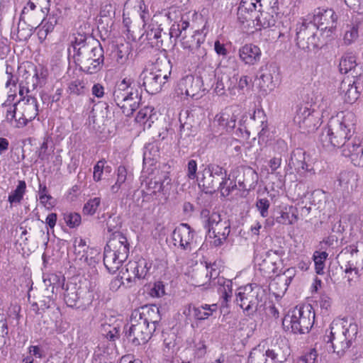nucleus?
<instances>
[{
    "mask_svg": "<svg viewBox=\"0 0 363 363\" xmlns=\"http://www.w3.org/2000/svg\"><path fill=\"white\" fill-rule=\"evenodd\" d=\"M352 118V113L342 119L332 118L328 123L329 131L333 137V147H340L342 155L349 157L354 165L363 167V145L359 138H352L355 131Z\"/></svg>",
    "mask_w": 363,
    "mask_h": 363,
    "instance_id": "f257e3e1",
    "label": "nucleus"
},
{
    "mask_svg": "<svg viewBox=\"0 0 363 363\" xmlns=\"http://www.w3.org/2000/svg\"><path fill=\"white\" fill-rule=\"evenodd\" d=\"M68 59L72 58L79 69L87 74L99 72L104 62V51L100 42L78 33L67 48Z\"/></svg>",
    "mask_w": 363,
    "mask_h": 363,
    "instance_id": "f03ea898",
    "label": "nucleus"
},
{
    "mask_svg": "<svg viewBox=\"0 0 363 363\" xmlns=\"http://www.w3.org/2000/svg\"><path fill=\"white\" fill-rule=\"evenodd\" d=\"M329 330V335L324 337V340L332 344L333 352L339 357L343 356L357 339L358 325L344 319L334 320Z\"/></svg>",
    "mask_w": 363,
    "mask_h": 363,
    "instance_id": "7ed1b4c3",
    "label": "nucleus"
},
{
    "mask_svg": "<svg viewBox=\"0 0 363 363\" xmlns=\"http://www.w3.org/2000/svg\"><path fill=\"white\" fill-rule=\"evenodd\" d=\"M130 245L127 238L121 232L110 235L104 252V264L111 274L116 273L129 255Z\"/></svg>",
    "mask_w": 363,
    "mask_h": 363,
    "instance_id": "20e7f679",
    "label": "nucleus"
},
{
    "mask_svg": "<svg viewBox=\"0 0 363 363\" xmlns=\"http://www.w3.org/2000/svg\"><path fill=\"white\" fill-rule=\"evenodd\" d=\"M171 71L172 65L169 60L157 61L152 70L144 69L141 72L139 79L143 82L142 86L148 94H155L165 87Z\"/></svg>",
    "mask_w": 363,
    "mask_h": 363,
    "instance_id": "39448f33",
    "label": "nucleus"
},
{
    "mask_svg": "<svg viewBox=\"0 0 363 363\" xmlns=\"http://www.w3.org/2000/svg\"><path fill=\"white\" fill-rule=\"evenodd\" d=\"M203 169L199 172L198 185L206 194H213L218 189H223L230 180L227 169L215 163L202 164Z\"/></svg>",
    "mask_w": 363,
    "mask_h": 363,
    "instance_id": "423d86ee",
    "label": "nucleus"
},
{
    "mask_svg": "<svg viewBox=\"0 0 363 363\" xmlns=\"http://www.w3.org/2000/svg\"><path fill=\"white\" fill-rule=\"evenodd\" d=\"M311 305L296 306L290 310L282 320L286 331L294 334H306L311 329L315 320V313Z\"/></svg>",
    "mask_w": 363,
    "mask_h": 363,
    "instance_id": "0eeeda50",
    "label": "nucleus"
},
{
    "mask_svg": "<svg viewBox=\"0 0 363 363\" xmlns=\"http://www.w3.org/2000/svg\"><path fill=\"white\" fill-rule=\"evenodd\" d=\"M155 332V326L147 327L137 317V313H131L130 323L124 325L123 331L128 342L134 346L147 343Z\"/></svg>",
    "mask_w": 363,
    "mask_h": 363,
    "instance_id": "6e6552de",
    "label": "nucleus"
},
{
    "mask_svg": "<svg viewBox=\"0 0 363 363\" xmlns=\"http://www.w3.org/2000/svg\"><path fill=\"white\" fill-rule=\"evenodd\" d=\"M92 293L81 282L69 281L66 284L64 300L68 307L84 310L92 302Z\"/></svg>",
    "mask_w": 363,
    "mask_h": 363,
    "instance_id": "1a4fd4ad",
    "label": "nucleus"
},
{
    "mask_svg": "<svg viewBox=\"0 0 363 363\" xmlns=\"http://www.w3.org/2000/svg\"><path fill=\"white\" fill-rule=\"evenodd\" d=\"M318 33V26L311 21H303L297 24L296 28V45L306 52L318 50L321 46Z\"/></svg>",
    "mask_w": 363,
    "mask_h": 363,
    "instance_id": "9d476101",
    "label": "nucleus"
},
{
    "mask_svg": "<svg viewBox=\"0 0 363 363\" xmlns=\"http://www.w3.org/2000/svg\"><path fill=\"white\" fill-rule=\"evenodd\" d=\"M311 107L308 103H300L296 107L294 121L304 134L314 133L320 125L318 113Z\"/></svg>",
    "mask_w": 363,
    "mask_h": 363,
    "instance_id": "9b49d317",
    "label": "nucleus"
},
{
    "mask_svg": "<svg viewBox=\"0 0 363 363\" xmlns=\"http://www.w3.org/2000/svg\"><path fill=\"white\" fill-rule=\"evenodd\" d=\"M152 267V263L144 258H140L138 261H130L126 264L125 277L127 281L126 287H131L133 284H142L143 281L147 278L149 270Z\"/></svg>",
    "mask_w": 363,
    "mask_h": 363,
    "instance_id": "f8f14e48",
    "label": "nucleus"
},
{
    "mask_svg": "<svg viewBox=\"0 0 363 363\" xmlns=\"http://www.w3.org/2000/svg\"><path fill=\"white\" fill-rule=\"evenodd\" d=\"M19 101L21 104V106H19L21 112V116L16 119V126L23 128L38 115V106L36 98L31 96H28L26 99L23 97Z\"/></svg>",
    "mask_w": 363,
    "mask_h": 363,
    "instance_id": "ddd939ff",
    "label": "nucleus"
},
{
    "mask_svg": "<svg viewBox=\"0 0 363 363\" xmlns=\"http://www.w3.org/2000/svg\"><path fill=\"white\" fill-rule=\"evenodd\" d=\"M337 15L332 9L317 8L313 12V23L321 26V30L333 32L337 26Z\"/></svg>",
    "mask_w": 363,
    "mask_h": 363,
    "instance_id": "4468645a",
    "label": "nucleus"
},
{
    "mask_svg": "<svg viewBox=\"0 0 363 363\" xmlns=\"http://www.w3.org/2000/svg\"><path fill=\"white\" fill-rule=\"evenodd\" d=\"M194 230L187 223H181L176 227L172 233L174 246L182 250H191V242L194 238Z\"/></svg>",
    "mask_w": 363,
    "mask_h": 363,
    "instance_id": "2eb2a0df",
    "label": "nucleus"
},
{
    "mask_svg": "<svg viewBox=\"0 0 363 363\" xmlns=\"http://www.w3.org/2000/svg\"><path fill=\"white\" fill-rule=\"evenodd\" d=\"M179 89L182 94H185L187 96L198 99V95L203 88V80L201 77L189 74L181 79L179 83Z\"/></svg>",
    "mask_w": 363,
    "mask_h": 363,
    "instance_id": "dca6fc26",
    "label": "nucleus"
},
{
    "mask_svg": "<svg viewBox=\"0 0 363 363\" xmlns=\"http://www.w3.org/2000/svg\"><path fill=\"white\" fill-rule=\"evenodd\" d=\"M138 85L130 79L125 78L116 84L113 92V101L119 107L124 99L130 96H137Z\"/></svg>",
    "mask_w": 363,
    "mask_h": 363,
    "instance_id": "f3484780",
    "label": "nucleus"
},
{
    "mask_svg": "<svg viewBox=\"0 0 363 363\" xmlns=\"http://www.w3.org/2000/svg\"><path fill=\"white\" fill-rule=\"evenodd\" d=\"M251 288L250 306L247 309V316L253 317L255 314L264 309L267 294L266 291L257 284Z\"/></svg>",
    "mask_w": 363,
    "mask_h": 363,
    "instance_id": "a211bd4d",
    "label": "nucleus"
},
{
    "mask_svg": "<svg viewBox=\"0 0 363 363\" xmlns=\"http://www.w3.org/2000/svg\"><path fill=\"white\" fill-rule=\"evenodd\" d=\"M132 313H137V317L147 327L151 325L158 326L161 317L159 308L156 305H145L139 308L135 309Z\"/></svg>",
    "mask_w": 363,
    "mask_h": 363,
    "instance_id": "6ab92c4d",
    "label": "nucleus"
},
{
    "mask_svg": "<svg viewBox=\"0 0 363 363\" xmlns=\"http://www.w3.org/2000/svg\"><path fill=\"white\" fill-rule=\"evenodd\" d=\"M277 67L270 65L264 68L262 67L259 70V86L260 89L264 91H272L276 87V83L274 80V75L277 74Z\"/></svg>",
    "mask_w": 363,
    "mask_h": 363,
    "instance_id": "aec40b11",
    "label": "nucleus"
},
{
    "mask_svg": "<svg viewBox=\"0 0 363 363\" xmlns=\"http://www.w3.org/2000/svg\"><path fill=\"white\" fill-rule=\"evenodd\" d=\"M238 84V75L233 74L230 77L225 73L217 75L214 91L219 96L225 94L226 91L233 93Z\"/></svg>",
    "mask_w": 363,
    "mask_h": 363,
    "instance_id": "412c9836",
    "label": "nucleus"
},
{
    "mask_svg": "<svg viewBox=\"0 0 363 363\" xmlns=\"http://www.w3.org/2000/svg\"><path fill=\"white\" fill-rule=\"evenodd\" d=\"M305 152L303 149L297 148L291 153L288 162V168L290 170L294 169L297 173L301 174L302 172H311L313 170L312 167H309L305 161Z\"/></svg>",
    "mask_w": 363,
    "mask_h": 363,
    "instance_id": "4be33fe9",
    "label": "nucleus"
},
{
    "mask_svg": "<svg viewBox=\"0 0 363 363\" xmlns=\"http://www.w3.org/2000/svg\"><path fill=\"white\" fill-rule=\"evenodd\" d=\"M261 50L257 45L254 44H245L239 49V57L245 65H254L261 58Z\"/></svg>",
    "mask_w": 363,
    "mask_h": 363,
    "instance_id": "5701e85b",
    "label": "nucleus"
},
{
    "mask_svg": "<svg viewBox=\"0 0 363 363\" xmlns=\"http://www.w3.org/2000/svg\"><path fill=\"white\" fill-rule=\"evenodd\" d=\"M213 285H218V292L223 299L221 306H227V303L230 301L233 295L232 281L226 279L224 277H215L211 281Z\"/></svg>",
    "mask_w": 363,
    "mask_h": 363,
    "instance_id": "b1692460",
    "label": "nucleus"
},
{
    "mask_svg": "<svg viewBox=\"0 0 363 363\" xmlns=\"http://www.w3.org/2000/svg\"><path fill=\"white\" fill-rule=\"evenodd\" d=\"M257 6L256 3L249 2L247 0H241L240 6L238 9V21L244 23L245 21L252 20V13L256 11Z\"/></svg>",
    "mask_w": 363,
    "mask_h": 363,
    "instance_id": "393cba45",
    "label": "nucleus"
},
{
    "mask_svg": "<svg viewBox=\"0 0 363 363\" xmlns=\"http://www.w3.org/2000/svg\"><path fill=\"white\" fill-rule=\"evenodd\" d=\"M206 34L203 33V30H198L194 32V34L191 37L182 36L181 39V44L184 49H187L190 52L199 44L205 43Z\"/></svg>",
    "mask_w": 363,
    "mask_h": 363,
    "instance_id": "a878e982",
    "label": "nucleus"
},
{
    "mask_svg": "<svg viewBox=\"0 0 363 363\" xmlns=\"http://www.w3.org/2000/svg\"><path fill=\"white\" fill-rule=\"evenodd\" d=\"M124 99L123 102L120 105L119 108L121 109L123 113L128 117H130L133 113L138 108L140 101H141V96L138 93L137 88V96H130Z\"/></svg>",
    "mask_w": 363,
    "mask_h": 363,
    "instance_id": "bb28decb",
    "label": "nucleus"
},
{
    "mask_svg": "<svg viewBox=\"0 0 363 363\" xmlns=\"http://www.w3.org/2000/svg\"><path fill=\"white\" fill-rule=\"evenodd\" d=\"M238 111H233L232 108H225L218 119L219 125L225 126L228 130H233L236 127L238 119Z\"/></svg>",
    "mask_w": 363,
    "mask_h": 363,
    "instance_id": "cd10ccee",
    "label": "nucleus"
},
{
    "mask_svg": "<svg viewBox=\"0 0 363 363\" xmlns=\"http://www.w3.org/2000/svg\"><path fill=\"white\" fill-rule=\"evenodd\" d=\"M343 42L345 45L354 43L359 37V23H347L344 27Z\"/></svg>",
    "mask_w": 363,
    "mask_h": 363,
    "instance_id": "c85d7f7f",
    "label": "nucleus"
},
{
    "mask_svg": "<svg viewBox=\"0 0 363 363\" xmlns=\"http://www.w3.org/2000/svg\"><path fill=\"white\" fill-rule=\"evenodd\" d=\"M252 284L249 286H246L243 291H242V289H240V291L236 293V298L235 303L238 305L242 310L243 312L247 315V309L250 306V299L251 298V288Z\"/></svg>",
    "mask_w": 363,
    "mask_h": 363,
    "instance_id": "c756f323",
    "label": "nucleus"
},
{
    "mask_svg": "<svg viewBox=\"0 0 363 363\" xmlns=\"http://www.w3.org/2000/svg\"><path fill=\"white\" fill-rule=\"evenodd\" d=\"M357 66L356 57L352 52L343 55L339 63V71L342 74H347Z\"/></svg>",
    "mask_w": 363,
    "mask_h": 363,
    "instance_id": "7c9ffc66",
    "label": "nucleus"
},
{
    "mask_svg": "<svg viewBox=\"0 0 363 363\" xmlns=\"http://www.w3.org/2000/svg\"><path fill=\"white\" fill-rule=\"evenodd\" d=\"M44 283L47 285V287L43 291V297H47L55 299L57 296V291L60 284V280L57 276L52 275L48 280L45 279Z\"/></svg>",
    "mask_w": 363,
    "mask_h": 363,
    "instance_id": "2f4dec72",
    "label": "nucleus"
},
{
    "mask_svg": "<svg viewBox=\"0 0 363 363\" xmlns=\"http://www.w3.org/2000/svg\"><path fill=\"white\" fill-rule=\"evenodd\" d=\"M340 90L342 92H345V101L347 103L352 104L359 97V91L354 82L347 85L346 82L343 81L341 84Z\"/></svg>",
    "mask_w": 363,
    "mask_h": 363,
    "instance_id": "473e14b6",
    "label": "nucleus"
},
{
    "mask_svg": "<svg viewBox=\"0 0 363 363\" xmlns=\"http://www.w3.org/2000/svg\"><path fill=\"white\" fill-rule=\"evenodd\" d=\"M26 191V183L24 180H19L15 190L12 191L8 197L11 205L20 203Z\"/></svg>",
    "mask_w": 363,
    "mask_h": 363,
    "instance_id": "72a5a7b5",
    "label": "nucleus"
},
{
    "mask_svg": "<svg viewBox=\"0 0 363 363\" xmlns=\"http://www.w3.org/2000/svg\"><path fill=\"white\" fill-rule=\"evenodd\" d=\"M363 269V259L361 263L357 261L350 260L345 265V272L349 274L347 281L349 284L351 286L352 281H354L359 277V268Z\"/></svg>",
    "mask_w": 363,
    "mask_h": 363,
    "instance_id": "f704fd0d",
    "label": "nucleus"
},
{
    "mask_svg": "<svg viewBox=\"0 0 363 363\" xmlns=\"http://www.w3.org/2000/svg\"><path fill=\"white\" fill-rule=\"evenodd\" d=\"M224 220L221 218V216L218 212H213L211 214V217H208V219L204 220L203 226L206 229L207 235L206 237L208 236L211 238V233L215 229V227L219 225Z\"/></svg>",
    "mask_w": 363,
    "mask_h": 363,
    "instance_id": "c9c22d12",
    "label": "nucleus"
},
{
    "mask_svg": "<svg viewBox=\"0 0 363 363\" xmlns=\"http://www.w3.org/2000/svg\"><path fill=\"white\" fill-rule=\"evenodd\" d=\"M270 347L279 357V362L283 363L286 361L287 357L290 354V352L289 347L285 342L283 341L277 342L274 344H272Z\"/></svg>",
    "mask_w": 363,
    "mask_h": 363,
    "instance_id": "e433bc0d",
    "label": "nucleus"
},
{
    "mask_svg": "<svg viewBox=\"0 0 363 363\" xmlns=\"http://www.w3.org/2000/svg\"><path fill=\"white\" fill-rule=\"evenodd\" d=\"M67 91L69 95L84 96L88 92V89L83 81L77 79L69 84Z\"/></svg>",
    "mask_w": 363,
    "mask_h": 363,
    "instance_id": "4c0bfd02",
    "label": "nucleus"
},
{
    "mask_svg": "<svg viewBox=\"0 0 363 363\" xmlns=\"http://www.w3.org/2000/svg\"><path fill=\"white\" fill-rule=\"evenodd\" d=\"M259 12L260 15L255 17L257 26H259L262 28H270L275 26L276 19L273 15L267 12L263 13L261 11Z\"/></svg>",
    "mask_w": 363,
    "mask_h": 363,
    "instance_id": "58836bf2",
    "label": "nucleus"
},
{
    "mask_svg": "<svg viewBox=\"0 0 363 363\" xmlns=\"http://www.w3.org/2000/svg\"><path fill=\"white\" fill-rule=\"evenodd\" d=\"M328 254L326 252L316 251L313 255V260L315 263V272L318 274H323L324 273L325 261L326 260Z\"/></svg>",
    "mask_w": 363,
    "mask_h": 363,
    "instance_id": "ea45409f",
    "label": "nucleus"
},
{
    "mask_svg": "<svg viewBox=\"0 0 363 363\" xmlns=\"http://www.w3.org/2000/svg\"><path fill=\"white\" fill-rule=\"evenodd\" d=\"M268 358L264 351L259 347H255L248 357V363H267Z\"/></svg>",
    "mask_w": 363,
    "mask_h": 363,
    "instance_id": "a19ab883",
    "label": "nucleus"
},
{
    "mask_svg": "<svg viewBox=\"0 0 363 363\" xmlns=\"http://www.w3.org/2000/svg\"><path fill=\"white\" fill-rule=\"evenodd\" d=\"M102 330L104 332L103 335L107 340L114 342L120 337V328L112 326L110 324L102 325Z\"/></svg>",
    "mask_w": 363,
    "mask_h": 363,
    "instance_id": "79ce46f5",
    "label": "nucleus"
},
{
    "mask_svg": "<svg viewBox=\"0 0 363 363\" xmlns=\"http://www.w3.org/2000/svg\"><path fill=\"white\" fill-rule=\"evenodd\" d=\"M230 232V223L229 220L225 219L218 225L215 227L211 234L213 237L223 236V239H227Z\"/></svg>",
    "mask_w": 363,
    "mask_h": 363,
    "instance_id": "37998d69",
    "label": "nucleus"
},
{
    "mask_svg": "<svg viewBox=\"0 0 363 363\" xmlns=\"http://www.w3.org/2000/svg\"><path fill=\"white\" fill-rule=\"evenodd\" d=\"M101 204V199L99 197H95L89 199L86 203H84L82 212L84 215L93 216Z\"/></svg>",
    "mask_w": 363,
    "mask_h": 363,
    "instance_id": "c03bdc74",
    "label": "nucleus"
},
{
    "mask_svg": "<svg viewBox=\"0 0 363 363\" xmlns=\"http://www.w3.org/2000/svg\"><path fill=\"white\" fill-rule=\"evenodd\" d=\"M121 218L120 216L111 215L106 220V227L108 232L112 235L115 232H120L118 230L121 227Z\"/></svg>",
    "mask_w": 363,
    "mask_h": 363,
    "instance_id": "a18cd8bd",
    "label": "nucleus"
},
{
    "mask_svg": "<svg viewBox=\"0 0 363 363\" xmlns=\"http://www.w3.org/2000/svg\"><path fill=\"white\" fill-rule=\"evenodd\" d=\"M162 29L160 27L152 28L147 31V38L151 41L152 44H155L156 46H159V43L162 45Z\"/></svg>",
    "mask_w": 363,
    "mask_h": 363,
    "instance_id": "49530a36",
    "label": "nucleus"
},
{
    "mask_svg": "<svg viewBox=\"0 0 363 363\" xmlns=\"http://www.w3.org/2000/svg\"><path fill=\"white\" fill-rule=\"evenodd\" d=\"M116 8L113 4L111 3H106L101 6L100 9V17L101 18H108L112 19L115 17Z\"/></svg>",
    "mask_w": 363,
    "mask_h": 363,
    "instance_id": "de8ad7c7",
    "label": "nucleus"
},
{
    "mask_svg": "<svg viewBox=\"0 0 363 363\" xmlns=\"http://www.w3.org/2000/svg\"><path fill=\"white\" fill-rule=\"evenodd\" d=\"M65 220L69 228H74L80 225L82 218L79 213L74 212L65 216Z\"/></svg>",
    "mask_w": 363,
    "mask_h": 363,
    "instance_id": "09e8293b",
    "label": "nucleus"
},
{
    "mask_svg": "<svg viewBox=\"0 0 363 363\" xmlns=\"http://www.w3.org/2000/svg\"><path fill=\"white\" fill-rule=\"evenodd\" d=\"M7 107L6 109V118L8 122H12L13 119H18L16 118L17 111H18V106H21V101H18V102L15 103L13 105L11 104H6V106Z\"/></svg>",
    "mask_w": 363,
    "mask_h": 363,
    "instance_id": "8fccbe9b",
    "label": "nucleus"
},
{
    "mask_svg": "<svg viewBox=\"0 0 363 363\" xmlns=\"http://www.w3.org/2000/svg\"><path fill=\"white\" fill-rule=\"evenodd\" d=\"M333 138V137L331 135L330 131H329V125H328V127L322 131L320 135V141L324 147H333L334 141Z\"/></svg>",
    "mask_w": 363,
    "mask_h": 363,
    "instance_id": "3c124183",
    "label": "nucleus"
},
{
    "mask_svg": "<svg viewBox=\"0 0 363 363\" xmlns=\"http://www.w3.org/2000/svg\"><path fill=\"white\" fill-rule=\"evenodd\" d=\"M269 206L270 203L267 199H259L256 202V207L263 218L267 217Z\"/></svg>",
    "mask_w": 363,
    "mask_h": 363,
    "instance_id": "603ef678",
    "label": "nucleus"
},
{
    "mask_svg": "<svg viewBox=\"0 0 363 363\" xmlns=\"http://www.w3.org/2000/svg\"><path fill=\"white\" fill-rule=\"evenodd\" d=\"M106 163L105 160H101L94 167V180L96 182L102 179V174L104 173V164Z\"/></svg>",
    "mask_w": 363,
    "mask_h": 363,
    "instance_id": "864d4df0",
    "label": "nucleus"
},
{
    "mask_svg": "<svg viewBox=\"0 0 363 363\" xmlns=\"http://www.w3.org/2000/svg\"><path fill=\"white\" fill-rule=\"evenodd\" d=\"M153 110L154 109L150 107L145 106L143 108H141L138 111L135 120L138 122L142 123L144 122L145 119H147V121L151 119L152 112L153 111Z\"/></svg>",
    "mask_w": 363,
    "mask_h": 363,
    "instance_id": "5fc2aeb1",
    "label": "nucleus"
},
{
    "mask_svg": "<svg viewBox=\"0 0 363 363\" xmlns=\"http://www.w3.org/2000/svg\"><path fill=\"white\" fill-rule=\"evenodd\" d=\"M197 174V162L194 160H190L187 164L186 176L189 179H197L199 178Z\"/></svg>",
    "mask_w": 363,
    "mask_h": 363,
    "instance_id": "6e6d98bb",
    "label": "nucleus"
},
{
    "mask_svg": "<svg viewBox=\"0 0 363 363\" xmlns=\"http://www.w3.org/2000/svg\"><path fill=\"white\" fill-rule=\"evenodd\" d=\"M237 189L236 182L230 180L228 182L227 184H225L223 189H218L217 191H220V194L223 197H226L229 196L231 193H233L235 190Z\"/></svg>",
    "mask_w": 363,
    "mask_h": 363,
    "instance_id": "4d7b16f0",
    "label": "nucleus"
},
{
    "mask_svg": "<svg viewBox=\"0 0 363 363\" xmlns=\"http://www.w3.org/2000/svg\"><path fill=\"white\" fill-rule=\"evenodd\" d=\"M57 18L54 16H49L48 19H43L40 23V26L45 28L47 32H52L54 29L55 26L57 24Z\"/></svg>",
    "mask_w": 363,
    "mask_h": 363,
    "instance_id": "13d9d810",
    "label": "nucleus"
},
{
    "mask_svg": "<svg viewBox=\"0 0 363 363\" xmlns=\"http://www.w3.org/2000/svg\"><path fill=\"white\" fill-rule=\"evenodd\" d=\"M193 55L198 58V60H205L207 55V50L204 44H199L195 48L190 51Z\"/></svg>",
    "mask_w": 363,
    "mask_h": 363,
    "instance_id": "bf43d9fd",
    "label": "nucleus"
},
{
    "mask_svg": "<svg viewBox=\"0 0 363 363\" xmlns=\"http://www.w3.org/2000/svg\"><path fill=\"white\" fill-rule=\"evenodd\" d=\"M165 294L164 285L162 281L155 282L151 289L150 295L153 297H160Z\"/></svg>",
    "mask_w": 363,
    "mask_h": 363,
    "instance_id": "052dcab7",
    "label": "nucleus"
},
{
    "mask_svg": "<svg viewBox=\"0 0 363 363\" xmlns=\"http://www.w3.org/2000/svg\"><path fill=\"white\" fill-rule=\"evenodd\" d=\"M128 177L127 169L124 166H119L117 170V179L116 183L122 186L125 184Z\"/></svg>",
    "mask_w": 363,
    "mask_h": 363,
    "instance_id": "680f3d73",
    "label": "nucleus"
},
{
    "mask_svg": "<svg viewBox=\"0 0 363 363\" xmlns=\"http://www.w3.org/2000/svg\"><path fill=\"white\" fill-rule=\"evenodd\" d=\"M279 216L275 218V221L280 224L289 225L292 224L293 221L291 219V216L288 212H284L282 211H279Z\"/></svg>",
    "mask_w": 363,
    "mask_h": 363,
    "instance_id": "e2e57ef3",
    "label": "nucleus"
},
{
    "mask_svg": "<svg viewBox=\"0 0 363 363\" xmlns=\"http://www.w3.org/2000/svg\"><path fill=\"white\" fill-rule=\"evenodd\" d=\"M0 335L4 338H9L7 320L3 314H0Z\"/></svg>",
    "mask_w": 363,
    "mask_h": 363,
    "instance_id": "0e129e2a",
    "label": "nucleus"
},
{
    "mask_svg": "<svg viewBox=\"0 0 363 363\" xmlns=\"http://www.w3.org/2000/svg\"><path fill=\"white\" fill-rule=\"evenodd\" d=\"M194 316L197 320H205L207 319L210 315H211V313H209L208 311H205L200 308H194Z\"/></svg>",
    "mask_w": 363,
    "mask_h": 363,
    "instance_id": "69168bd1",
    "label": "nucleus"
},
{
    "mask_svg": "<svg viewBox=\"0 0 363 363\" xmlns=\"http://www.w3.org/2000/svg\"><path fill=\"white\" fill-rule=\"evenodd\" d=\"M319 303L321 309L328 311L331 306L332 300L328 295L322 294L319 299Z\"/></svg>",
    "mask_w": 363,
    "mask_h": 363,
    "instance_id": "338daca9",
    "label": "nucleus"
},
{
    "mask_svg": "<svg viewBox=\"0 0 363 363\" xmlns=\"http://www.w3.org/2000/svg\"><path fill=\"white\" fill-rule=\"evenodd\" d=\"M267 357L268 358L267 363H281L279 362V357L276 355L275 352L272 349V347H269L266 351H264Z\"/></svg>",
    "mask_w": 363,
    "mask_h": 363,
    "instance_id": "774afa93",
    "label": "nucleus"
}]
</instances>
